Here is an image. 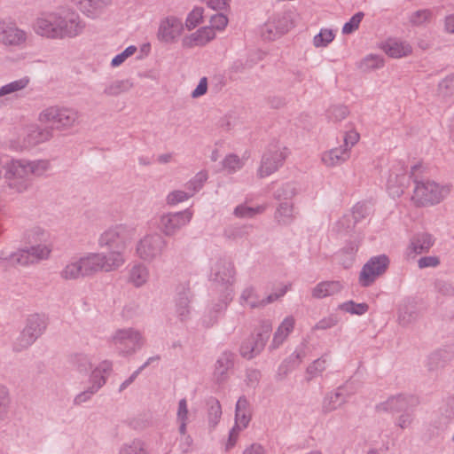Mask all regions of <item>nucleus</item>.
<instances>
[{
    "mask_svg": "<svg viewBox=\"0 0 454 454\" xmlns=\"http://www.w3.org/2000/svg\"><path fill=\"white\" fill-rule=\"evenodd\" d=\"M422 168L421 164H416L411 168V176L415 184L412 200L417 206L426 207L440 203L444 195V187L434 181L420 179L417 172Z\"/></svg>",
    "mask_w": 454,
    "mask_h": 454,
    "instance_id": "f257e3e1",
    "label": "nucleus"
},
{
    "mask_svg": "<svg viewBox=\"0 0 454 454\" xmlns=\"http://www.w3.org/2000/svg\"><path fill=\"white\" fill-rule=\"evenodd\" d=\"M85 277L92 276L99 271L110 272L121 267L125 259L121 251L104 253H90L79 259Z\"/></svg>",
    "mask_w": 454,
    "mask_h": 454,
    "instance_id": "f03ea898",
    "label": "nucleus"
},
{
    "mask_svg": "<svg viewBox=\"0 0 454 454\" xmlns=\"http://www.w3.org/2000/svg\"><path fill=\"white\" fill-rule=\"evenodd\" d=\"M4 184L14 192L21 193L26 192L32 184L29 177L26 160H11L4 166Z\"/></svg>",
    "mask_w": 454,
    "mask_h": 454,
    "instance_id": "7ed1b4c3",
    "label": "nucleus"
},
{
    "mask_svg": "<svg viewBox=\"0 0 454 454\" xmlns=\"http://www.w3.org/2000/svg\"><path fill=\"white\" fill-rule=\"evenodd\" d=\"M111 342L119 349L120 354L129 356L142 348L145 339L138 330L129 327L116 330L111 337Z\"/></svg>",
    "mask_w": 454,
    "mask_h": 454,
    "instance_id": "20e7f679",
    "label": "nucleus"
},
{
    "mask_svg": "<svg viewBox=\"0 0 454 454\" xmlns=\"http://www.w3.org/2000/svg\"><path fill=\"white\" fill-rule=\"evenodd\" d=\"M134 230L123 224H118L105 231L99 237L98 245L111 251H121L123 255L128 242L132 239Z\"/></svg>",
    "mask_w": 454,
    "mask_h": 454,
    "instance_id": "39448f33",
    "label": "nucleus"
},
{
    "mask_svg": "<svg viewBox=\"0 0 454 454\" xmlns=\"http://www.w3.org/2000/svg\"><path fill=\"white\" fill-rule=\"evenodd\" d=\"M47 322L44 316L33 314L28 317L27 325L14 345L16 351H21L31 346L46 329Z\"/></svg>",
    "mask_w": 454,
    "mask_h": 454,
    "instance_id": "423d86ee",
    "label": "nucleus"
},
{
    "mask_svg": "<svg viewBox=\"0 0 454 454\" xmlns=\"http://www.w3.org/2000/svg\"><path fill=\"white\" fill-rule=\"evenodd\" d=\"M288 154L287 148L279 145H270L263 153L257 176L263 178L276 172L284 163Z\"/></svg>",
    "mask_w": 454,
    "mask_h": 454,
    "instance_id": "0eeeda50",
    "label": "nucleus"
},
{
    "mask_svg": "<svg viewBox=\"0 0 454 454\" xmlns=\"http://www.w3.org/2000/svg\"><path fill=\"white\" fill-rule=\"evenodd\" d=\"M78 116V112L72 108L53 106L41 112L39 121L51 122L57 129H67L74 125Z\"/></svg>",
    "mask_w": 454,
    "mask_h": 454,
    "instance_id": "6e6552de",
    "label": "nucleus"
},
{
    "mask_svg": "<svg viewBox=\"0 0 454 454\" xmlns=\"http://www.w3.org/2000/svg\"><path fill=\"white\" fill-rule=\"evenodd\" d=\"M167 247V241L158 233L149 234L141 239L136 247L137 254L145 262L160 258Z\"/></svg>",
    "mask_w": 454,
    "mask_h": 454,
    "instance_id": "1a4fd4ad",
    "label": "nucleus"
},
{
    "mask_svg": "<svg viewBox=\"0 0 454 454\" xmlns=\"http://www.w3.org/2000/svg\"><path fill=\"white\" fill-rule=\"evenodd\" d=\"M58 38H73L82 33L85 22L74 11L57 12Z\"/></svg>",
    "mask_w": 454,
    "mask_h": 454,
    "instance_id": "9d476101",
    "label": "nucleus"
},
{
    "mask_svg": "<svg viewBox=\"0 0 454 454\" xmlns=\"http://www.w3.org/2000/svg\"><path fill=\"white\" fill-rule=\"evenodd\" d=\"M389 265V259L386 254L372 257L362 268L359 274V283L362 286H370L378 277L384 274Z\"/></svg>",
    "mask_w": 454,
    "mask_h": 454,
    "instance_id": "9b49d317",
    "label": "nucleus"
},
{
    "mask_svg": "<svg viewBox=\"0 0 454 454\" xmlns=\"http://www.w3.org/2000/svg\"><path fill=\"white\" fill-rule=\"evenodd\" d=\"M192 215L189 208L176 213L163 214L160 218L159 229L164 235L173 236L191 222Z\"/></svg>",
    "mask_w": 454,
    "mask_h": 454,
    "instance_id": "f8f14e48",
    "label": "nucleus"
},
{
    "mask_svg": "<svg viewBox=\"0 0 454 454\" xmlns=\"http://www.w3.org/2000/svg\"><path fill=\"white\" fill-rule=\"evenodd\" d=\"M27 40V33L14 23L0 20V41L10 46H22Z\"/></svg>",
    "mask_w": 454,
    "mask_h": 454,
    "instance_id": "ddd939ff",
    "label": "nucleus"
},
{
    "mask_svg": "<svg viewBox=\"0 0 454 454\" xmlns=\"http://www.w3.org/2000/svg\"><path fill=\"white\" fill-rule=\"evenodd\" d=\"M184 26L181 20L170 16L160 21L157 37L167 43H174L182 35Z\"/></svg>",
    "mask_w": 454,
    "mask_h": 454,
    "instance_id": "4468645a",
    "label": "nucleus"
},
{
    "mask_svg": "<svg viewBox=\"0 0 454 454\" xmlns=\"http://www.w3.org/2000/svg\"><path fill=\"white\" fill-rule=\"evenodd\" d=\"M235 268L231 261L220 259L212 268V279L223 286H231L235 281Z\"/></svg>",
    "mask_w": 454,
    "mask_h": 454,
    "instance_id": "2eb2a0df",
    "label": "nucleus"
},
{
    "mask_svg": "<svg viewBox=\"0 0 454 454\" xmlns=\"http://www.w3.org/2000/svg\"><path fill=\"white\" fill-rule=\"evenodd\" d=\"M112 2L113 0H72L73 4L90 19L98 18Z\"/></svg>",
    "mask_w": 454,
    "mask_h": 454,
    "instance_id": "dca6fc26",
    "label": "nucleus"
},
{
    "mask_svg": "<svg viewBox=\"0 0 454 454\" xmlns=\"http://www.w3.org/2000/svg\"><path fill=\"white\" fill-rule=\"evenodd\" d=\"M412 403V397L398 395L391 396L387 401L379 403L376 406V411L378 412H389L395 414L408 411Z\"/></svg>",
    "mask_w": 454,
    "mask_h": 454,
    "instance_id": "f3484780",
    "label": "nucleus"
},
{
    "mask_svg": "<svg viewBox=\"0 0 454 454\" xmlns=\"http://www.w3.org/2000/svg\"><path fill=\"white\" fill-rule=\"evenodd\" d=\"M57 12H51L39 17L35 23V32L48 38H58Z\"/></svg>",
    "mask_w": 454,
    "mask_h": 454,
    "instance_id": "a211bd4d",
    "label": "nucleus"
},
{
    "mask_svg": "<svg viewBox=\"0 0 454 454\" xmlns=\"http://www.w3.org/2000/svg\"><path fill=\"white\" fill-rule=\"evenodd\" d=\"M52 137V128H40L38 126H31L27 129V135L23 139V145L25 147L35 146L41 143L49 141Z\"/></svg>",
    "mask_w": 454,
    "mask_h": 454,
    "instance_id": "6ab92c4d",
    "label": "nucleus"
},
{
    "mask_svg": "<svg viewBox=\"0 0 454 454\" xmlns=\"http://www.w3.org/2000/svg\"><path fill=\"white\" fill-rule=\"evenodd\" d=\"M434 244V237L427 232H419L410 240L408 250L414 255L427 253Z\"/></svg>",
    "mask_w": 454,
    "mask_h": 454,
    "instance_id": "aec40b11",
    "label": "nucleus"
},
{
    "mask_svg": "<svg viewBox=\"0 0 454 454\" xmlns=\"http://www.w3.org/2000/svg\"><path fill=\"white\" fill-rule=\"evenodd\" d=\"M215 37V30L211 27H203L198 29L190 36L183 39V46L192 48L193 46H203Z\"/></svg>",
    "mask_w": 454,
    "mask_h": 454,
    "instance_id": "412c9836",
    "label": "nucleus"
},
{
    "mask_svg": "<svg viewBox=\"0 0 454 454\" xmlns=\"http://www.w3.org/2000/svg\"><path fill=\"white\" fill-rule=\"evenodd\" d=\"M349 157L350 153L340 145L324 152L321 155V160L326 167L333 168L343 164Z\"/></svg>",
    "mask_w": 454,
    "mask_h": 454,
    "instance_id": "4be33fe9",
    "label": "nucleus"
},
{
    "mask_svg": "<svg viewBox=\"0 0 454 454\" xmlns=\"http://www.w3.org/2000/svg\"><path fill=\"white\" fill-rule=\"evenodd\" d=\"M234 365V354L230 351L223 352L215 362L214 376L217 382L227 379V373Z\"/></svg>",
    "mask_w": 454,
    "mask_h": 454,
    "instance_id": "5701e85b",
    "label": "nucleus"
},
{
    "mask_svg": "<svg viewBox=\"0 0 454 454\" xmlns=\"http://www.w3.org/2000/svg\"><path fill=\"white\" fill-rule=\"evenodd\" d=\"M384 51L392 58H402L411 53V46L396 39H388L383 45Z\"/></svg>",
    "mask_w": 454,
    "mask_h": 454,
    "instance_id": "b1692460",
    "label": "nucleus"
},
{
    "mask_svg": "<svg viewBox=\"0 0 454 454\" xmlns=\"http://www.w3.org/2000/svg\"><path fill=\"white\" fill-rule=\"evenodd\" d=\"M453 358V353L446 348L439 349L430 354L427 359V369L430 372L443 368Z\"/></svg>",
    "mask_w": 454,
    "mask_h": 454,
    "instance_id": "393cba45",
    "label": "nucleus"
},
{
    "mask_svg": "<svg viewBox=\"0 0 454 454\" xmlns=\"http://www.w3.org/2000/svg\"><path fill=\"white\" fill-rule=\"evenodd\" d=\"M190 287L187 285H182L177 288L176 312L181 320L187 317L190 313Z\"/></svg>",
    "mask_w": 454,
    "mask_h": 454,
    "instance_id": "a878e982",
    "label": "nucleus"
},
{
    "mask_svg": "<svg viewBox=\"0 0 454 454\" xmlns=\"http://www.w3.org/2000/svg\"><path fill=\"white\" fill-rule=\"evenodd\" d=\"M149 269L143 263H137L129 270V282L135 287H141L145 285L149 280Z\"/></svg>",
    "mask_w": 454,
    "mask_h": 454,
    "instance_id": "bb28decb",
    "label": "nucleus"
},
{
    "mask_svg": "<svg viewBox=\"0 0 454 454\" xmlns=\"http://www.w3.org/2000/svg\"><path fill=\"white\" fill-rule=\"evenodd\" d=\"M342 285L340 281H324L317 284L312 290V296L317 299H322L340 293Z\"/></svg>",
    "mask_w": 454,
    "mask_h": 454,
    "instance_id": "cd10ccee",
    "label": "nucleus"
},
{
    "mask_svg": "<svg viewBox=\"0 0 454 454\" xmlns=\"http://www.w3.org/2000/svg\"><path fill=\"white\" fill-rule=\"evenodd\" d=\"M133 88V82L129 80H115L106 85L104 94L107 97H117L121 93L128 92Z\"/></svg>",
    "mask_w": 454,
    "mask_h": 454,
    "instance_id": "c85d7f7f",
    "label": "nucleus"
},
{
    "mask_svg": "<svg viewBox=\"0 0 454 454\" xmlns=\"http://www.w3.org/2000/svg\"><path fill=\"white\" fill-rule=\"evenodd\" d=\"M302 357L303 356L301 353H294L285 359L278 369L277 380H283L292 370L300 364Z\"/></svg>",
    "mask_w": 454,
    "mask_h": 454,
    "instance_id": "c756f323",
    "label": "nucleus"
},
{
    "mask_svg": "<svg viewBox=\"0 0 454 454\" xmlns=\"http://www.w3.org/2000/svg\"><path fill=\"white\" fill-rule=\"evenodd\" d=\"M346 403V398L342 395L341 392H340V389L336 392H331L328 393L322 403V411L324 413H329L339 407H340L343 403Z\"/></svg>",
    "mask_w": 454,
    "mask_h": 454,
    "instance_id": "7c9ffc66",
    "label": "nucleus"
},
{
    "mask_svg": "<svg viewBox=\"0 0 454 454\" xmlns=\"http://www.w3.org/2000/svg\"><path fill=\"white\" fill-rule=\"evenodd\" d=\"M274 216L279 224H290L294 220V204L288 201L281 202L278 206Z\"/></svg>",
    "mask_w": 454,
    "mask_h": 454,
    "instance_id": "2f4dec72",
    "label": "nucleus"
},
{
    "mask_svg": "<svg viewBox=\"0 0 454 454\" xmlns=\"http://www.w3.org/2000/svg\"><path fill=\"white\" fill-rule=\"evenodd\" d=\"M270 20L275 25L277 30L282 35L287 33L294 27V22L289 12H283L276 13Z\"/></svg>",
    "mask_w": 454,
    "mask_h": 454,
    "instance_id": "473e14b6",
    "label": "nucleus"
},
{
    "mask_svg": "<svg viewBox=\"0 0 454 454\" xmlns=\"http://www.w3.org/2000/svg\"><path fill=\"white\" fill-rule=\"evenodd\" d=\"M59 274L65 280H74L79 278H84L79 260L67 263Z\"/></svg>",
    "mask_w": 454,
    "mask_h": 454,
    "instance_id": "72a5a7b5",
    "label": "nucleus"
},
{
    "mask_svg": "<svg viewBox=\"0 0 454 454\" xmlns=\"http://www.w3.org/2000/svg\"><path fill=\"white\" fill-rule=\"evenodd\" d=\"M207 405L208 422L210 426L215 427L222 416V407L220 402L215 397H210L207 401Z\"/></svg>",
    "mask_w": 454,
    "mask_h": 454,
    "instance_id": "f704fd0d",
    "label": "nucleus"
},
{
    "mask_svg": "<svg viewBox=\"0 0 454 454\" xmlns=\"http://www.w3.org/2000/svg\"><path fill=\"white\" fill-rule=\"evenodd\" d=\"M263 349L262 342H258L255 339L247 340L242 343L240 347V354L243 357L251 359L257 356Z\"/></svg>",
    "mask_w": 454,
    "mask_h": 454,
    "instance_id": "c9c22d12",
    "label": "nucleus"
},
{
    "mask_svg": "<svg viewBox=\"0 0 454 454\" xmlns=\"http://www.w3.org/2000/svg\"><path fill=\"white\" fill-rule=\"evenodd\" d=\"M240 301L242 305H247L251 309L262 308V299L256 294L254 287L249 286L243 290Z\"/></svg>",
    "mask_w": 454,
    "mask_h": 454,
    "instance_id": "e433bc0d",
    "label": "nucleus"
},
{
    "mask_svg": "<svg viewBox=\"0 0 454 454\" xmlns=\"http://www.w3.org/2000/svg\"><path fill=\"white\" fill-rule=\"evenodd\" d=\"M326 364L327 357L325 355L315 360L306 370V380L310 381L315 377L320 375L326 369Z\"/></svg>",
    "mask_w": 454,
    "mask_h": 454,
    "instance_id": "4c0bfd02",
    "label": "nucleus"
},
{
    "mask_svg": "<svg viewBox=\"0 0 454 454\" xmlns=\"http://www.w3.org/2000/svg\"><path fill=\"white\" fill-rule=\"evenodd\" d=\"M369 215L368 208L364 203L358 202L352 208V215L351 216H344L339 223L341 225L348 224L349 227V223L351 222V217L354 219L355 223L365 218Z\"/></svg>",
    "mask_w": 454,
    "mask_h": 454,
    "instance_id": "58836bf2",
    "label": "nucleus"
},
{
    "mask_svg": "<svg viewBox=\"0 0 454 454\" xmlns=\"http://www.w3.org/2000/svg\"><path fill=\"white\" fill-rule=\"evenodd\" d=\"M29 257L33 261L47 260L51 253V247L46 244L33 245L27 247Z\"/></svg>",
    "mask_w": 454,
    "mask_h": 454,
    "instance_id": "ea45409f",
    "label": "nucleus"
},
{
    "mask_svg": "<svg viewBox=\"0 0 454 454\" xmlns=\"http://www.w3.org/2000/svg\"><path fill=\"white\" fill-rule=\"evenodd\" d=\"M29 83V78L25 76L19 80L13 81L0 88V98L9 95L25 89Z\"/></svg>",
    "mask_w": 454,
    "mask_h": 454,
    "instance_id": "a19ab883",
    "label": "nucleus"
},
{
    "mask_svg": "<svg viewBox=\"0 0 454 454\" xmlns=\"http://www.w3.org/2000/svg\"><path fill=\"white\" fill-rule=\"evenodd\" d=\"M29 83V78L25 76L19 80L13 81L0 88V98L9 95L25 89Z\"/></svg>",
    "mask_w": 454,
    "mask_h": 454,
    "instance_id": "79ce46f5",
    "label": "nucleus"
},
{
    "mask_svg": "<svg viewBox=\"0 0 454 454\" xmlns=\"http://www.w3.org/2000/svg\"><path fill=\"white\" fill-rule=\"evenodd\" d=\"M29 83V78L25 76L19 80L13 81L0 88V98L9 95L25 89Z\"/></svg>",
    "mask_w": 454,
    "mask_h": 454,
    "instance_id": "37998d69",
    "label": "nucleus"
},
{
    "mask_svg": "<svg viewBox=\"0 0 454 454\" xmlns=\"http://www.w3.org/2000/svg\"><path fill=\"white\" fill-rule=\"evenodd\" d=\"M349 114L346 106L333 105L326 111V117L330 121L339 122L344 120Z\"/></svg>",
    "mask_w": 454,
    "mask_h": 454,
    "instance_id": "c03bdc74",
    "label": "nucleus"
},
{
    "mask_svg": "<svg viewBox=\"0 0 454 454\" xmlns=\"http://www.w3.org/2000/svg\"><path fill=\"white\" fill-rule=\"evenodd\" d=\"M26 167L31 178L32 176H40L50 168V162L45 160L29 161L26 160Z\"/></svg>",
    "mask_w": 454,
    "mask_h": 454,
    "instance_id": "a18cd8bd",
    "label": "nucleus"
},
{
    "mask_svg": "<svg viewBox=\"0 0 454 454\" xmlns=\"http://www.w3.org/2000/svg\"><path fill=\"white\" fill-rule=\"evenodd\" d=\"M207 177L208 176L206 171H200L197 173L192 179L186 183L184 187L193 196L197 192H199L202 188L205 182L207 180Z\"/></svg>",
    "mask_w": 454,
    "mask_h": 454,
    "instance_id": "49530a36",
    "label": "nucleus"
},
{
    "mask_svg": "<svg viewBox=\"0 0 454 454\" xmlns=\"http://www.w3.org/2000/svg\"><path fill=\"white\" fill-rule=\"evenodd\" d=\"M339 308H340V309H341L347 313L358 315V316L365 314L369 309V306L367 303H365V302L356 303L353 301H348L343 302L339 306Z\"/></svg>",
    "mask_w": 454,
    "mask_h": 454,
    "instance_id": "de8ad7c7",
    "label": "nucleus"
},
{
    "mask_svg": "<svg viewBox=\"0 0 454 454\" xmlns=\"http://www.w3.org/2000/svg\"><path fill=\"white\" fill-rule=\"evenodd\" d=\"M298 187L294 183H286L280 189L275 192V198L277 200H288L293 199L298 194Z\"/></svg>",
    "mask_w": 454,
    "mask_h": 454,
    "instance_id": "09e8293b",
    "label": "nucleus"
},
{
    "mask_svg": "<svg viewBox=\"0 0 454 454\" xmlns=\"http://www.w3.org/2000/svg\"><path fill=\"white\" fill-rule=\"evenodd\" d=\"M383 65L384 61L381 57L378 55H369L360 62L359 67L363 71H370L380 68Z\"/></svg>",
    "mask_w": 454,
    "mask_h": 454,
    "instance_id": "8fccbe9b",
    "label": "nucleus"
},
{
    "mask_svg": "<svg viewBox=\"0 0 454 454\" xmlns=\"http://www.w3.org/2000/svg\"><path fill=\"white\" fill-rule=\"evenodd\" d=\"M10 403L11 398L8 388L0 384V421L6 418Z\"/></svg>",
    "mask_w": 454,
    "mask_h": 454,
    "instance_id": "3c124183",
    "label": "nucleus"
},
{
    "mask_svg": "<svg viewBox=\"0 0 454 454\" xmlns=\"http://www.w3.org/2000/svg\"><path fill=\"white\" fill-rule=\"evenodd\" d=\"M266 207L265 206H258L255 207H247L244 205H239L234 209V215L237 217H253L257 214H262L264 212Z\"/></svg>",
    "mask_w": 454,
    "mask_h": 454,
    "instance_id": "603ef678",
    "label": "nucleus"
},
{
    "mask_svg": "<svg viewBox=\"0 0 454 454\" xmlns=\"http://www.w3.org/2000/svg\"><path fill=\"white\" fill-rule=\"evenodd\" d=\"M417 314L411 306L403 305L398 309V322L402 325H407L416 319Z\"/></svg>",
    "mask_w": 454,
    "mask_h": 454,
    "instance_id": "864d4df0",
    "label": "nucleus"
},
{
    "mask_svg": "<svg viewBox=\"0 0 454 454\" xmlns=\"http://www.w3.org/2000/svg\"><path fill=\"white\" fill-rule=\"evenodd\" d=\"M48 233L39 226L33 227L27 232V239L30 244L37 242H45L48 239Z\"/></svg>",
    "mask_w": 454,
    "mask_h": 454,
    "instance_id": "5fc2aeb1",
    "label": "nucleus"
},
{
    "mask_svg": "<svg viewBox=\"0 0 454 454\" xmlns=\"http://www.w3.org/2000/svg\"><path fill=\"white\" fill-rule=\"evenodd\" d=\"M203 8L195 7L187 16L185 20V26L188 30H192L196 27L203 18Z\"/></svg>",
    "mask_w": 454,
    "mask_h": 454,
    "instance_id": "6e6d98bb",
    "label": "nucleus"
},
{
    "mask_svg": "<svg viewBox=\"0 0 454 454\" xmlns=\"http://www.w3.org/2000/svg\"><path fill=\"white\" fill-rule=\"evenodd\" d=\"M254 64V60L251 58L239 59L232 63L231 71L235 74H242L247 70L253 68Z\"/></svg>",
    "mask_w": 454,
    "mask_h": 454,
    "instance_id": "4d7b16f0",
    "label": "nucleus"
},
{
    "mask_svg": "<svg viewBox=\"0 0 454 454\" xmlns=\"http://www.w3.org/2000/svg\"><path fill=\"white\" fill-rule=\"evenodd\" d=\"M11 262L12 264L17 265H28L29 263H33L34 261L29 257V252L27 248L18 249L15 252H12V256L11 259Z\"/></svg>",
    "mask_w": 454,
    "mask_h": 454,
    "instance_id": "13d9d810",
    "label": "nucleus"
},
{
    "mask_svg": "<svg viewBox=\"0 0 454 454\" xmlns=\"http://www.w3.org/2000/svg\"><path fill=\"white\" fill-rule=\"evenodd\" d=\"M364 14L362 12H356L355 15L351 17V19L346 22L342 27V33L344 35H349L355 32L361 23Z\"/></svg>",
    "mask_w": 454,
    "mask_h": 454,
    "instance_id": "bf43d9fd",
    "label": "nucleus"
},
{
    "mask_svg": "<svg viewBox=\"0 0 454 454\" xmlns=\"http://www.w3.org/2000/svg\"><path fill=\"white\" fill-rule=\"evenodd\" d=\"M223 166L229 172H235L243 167V161L238 155L229 154L224 158Z\"/></svg>",
    "mask_w": 454,
    "mask_h": 454,
    "instance_id": "052dcab7",
    "label": "nucleus"
},
{
    "mask_svg": "<svg viewBox=\"0 0 454 454\" xmlns=\"http://www.w3.org/2000/svg\"><path fill=\"white\" fill-rule=\"evenodd\" d=\"M334 38L333 31L330 29H322L319 34L314 36L313 43L316 47H325Z\"/></svg>",
    "mask_w": 454,
    "mask_h": 454,
    "instance_id": "680f3d73",
    "label": "nucleus"
},
{
    "mask_svg": "<svg viewBox=\"0 0 454 454\" xmlns=\"http://www.w3.org/2000/svg\"><path fill=\"white\" fill-rule=\"evenodd\" d=\"M192 197L188 190L185 191L176 190L171 192L167 197V203L168 205H176L177 203L185 201L189 198Z\"/></svg>",
    "mask_w": 454,
    "mask_h": 454,
    "instance_id": "e2e57ef3",
    "label": "nucleus"
},
{
    "mask_svg": "<svg viewBox=\"0 0 454 454\" xmlns=\"http://www.w3.org/2000/svg\"><path fill=\"white\" fill-rule=\"evenodd\" d=\"M281 35H283L278 30H277L275 25L270 20H269L262 28V36L265 40L272 41Z\"/></svg>",
    "mask_w": 454,
    "mask_h": 454,
    "instance_id": "0e129e2a",
    "label": "nucleus"
},
{
    "mask_svg": "<svg viewBox=\"0 0 454 454\" xmlns=\"http://www.w3.org/2000/svg\"><path fill=\"white\" fill-rule=\"evenodd\" d=\"M73 364L80 372H87L92 366L89 357L82 354L75 355L73 357Z\"/></svg>",
    "mask_w": 454,
    "mask_h": 454,
    "instance_id": "69168bd1",
    "label": "nucleus"
},
{
    "mask_svg": "<svg viewBox=\"0 0 454 454\" xmlns=\"http://www.w3.org/2000/svg\"><path fill=\"white\" fill-rule=\"evenodd\" d=\"M272 330L271 324L269 321L262 322L259 332L254 338L258 342H262V346L264 348L268 339L270 338V332Z\"/></svg>",
    "mask_w": 454,
    "mask_h": 454,
    "instance_id": "338daca9",
    "label": "nucleus"
},
{
    "mask_svg": "<svg viewBox=\"0 0 454 454\" xmlns=\"http://www.w3.org/2000/svg\"><path fill=\"white\" fill-rule=\"evenodd\" d=\"M439 90L444 96L454 95V74L447 76L439 83Z\"/></svg>",
    "mask_w": 454,
    "mask_h": 454,
    "instance_id": "774afa93",
    "label": "nucleus"
}]
</instances>
